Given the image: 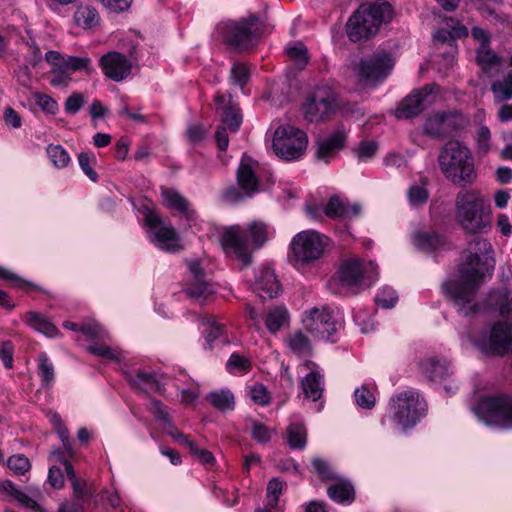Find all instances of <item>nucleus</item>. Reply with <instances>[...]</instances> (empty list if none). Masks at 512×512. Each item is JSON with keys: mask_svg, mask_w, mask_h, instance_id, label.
<instances>
[{"mask_svg": "<svg viewBox=\"0 0 512 512\" xmlns=\"http://www.w3.org/2000/svg\"><path fill=\"white\" fill-rule=\"evenodd\" d=\"M465 261L460 265L459 277L442 285L444 293L451 298L463 316H470L477 306L473 303L475 294L486 272L494 267V251L491 243L476 237L469 242L465 252Z\"/></svg>", "mask_w": 512, "mask_h": 512, "instance_id": "f257e3e1", "label": "nucleus"}, {"mask_svg": "<svg viewBox=\"0 0 512 512\" xmlns=\"http://www.w3.org/2000/svg\"><path fill=\"white\" fill-rule=\"evenodd\" d=\"M393 15V7L385 0L362 3L346 24L347 36L352 42L368 40L391 22Z\"/></svg>", "mask_w": 512, "mask_h": 512, "instance_id": "f03ea898", "label": "nucleus"}, {"mask_svg": "<svg viewBox=\"0 0 512 512\" xmlns=\"http://www.w3.org/2000/svg\"><path fill=\"white\" fill-rule=\"evenodd\" d=\"M268 239L267 225L251 222L246 228L233 225L223 230L220 238L226 253H232L244 266L251 264V251L262 247Z\"/></svg>", "mask_w": 512, "mask_h": 512, "instance_id": "7ed1b4c3", "label": "nucleus"}, {"mask_svg": "<svg viewBox=\"0 0 512 512\" xmlns=\"http://www.w3.org/2000/svg\"><path fill=\"white\" fill-rule=\"evenodd\" d=\"M438 164L445 178L455 185H471L476 180L471 151L459 141H448L441 148Z\"/></svg>", "mask_w": 512, "mask_h": 512, "instance_id": "20e7f679", "label": "nucleus"}, {"mask_svg": "<svg viewBox=\"0 0 512 512\" xmlns=\"http://www.w3.org/2000/svg\"><path fill=\"white\" fill-rule=\"evenodd\" d=\"M456 220L466 233L478 234L491 228V211L478 190L460 191L455 200Z\"/></svg>", "mask_w": 512, "mask_h": 512, "instance_id": "39448f33", "label": "nucleus"}, {"mask_svg": "<svg viewBox=\"0 0 512 512\" xmlns=\"http://www.w3.org/2000/svg\"><path fill=\"white\" fill-rule=\"evenodd\" d=\"M337 110H342L347 116L360 114V109L357 105H341L336 93L329 87H317L303 104L304 117L309 122L327 120Z\"/></svg>", "mask_w": 512, "mask_h": 512, "instance_id": "423d86ee", "label": "nucleus"}, {"mask_svg": "<svg viewBox=\"0 0 512 512\" xmlns=\"http://www.w3.org/2000/svg\"><path fill=\"white\" fill-rule=\"evenodd\" d=\"M307 134L292 125H281L275 129L272 139L274 153L282 160L300 159L307 148Z\"/></svg>", "mask_w": 512, "mask_h": 512, "instance_id": "0eeeda50", "label": "nucleus"}, {"mask_svg": "<svg viewBox=\"0 0 512 512\" xmlns=\"http://www.w3.org/2000/svg\"><path fill=\"white\" fill-rule=\"evenodd\" d=\"M263 33V24L255 15L241 19L238 22H228L224 25V42L239 51L253 47Z\"/></svg>", "mask_w": 512, "mask_h": 512, "instance_id": "6e6552de", "label": "nucleus"}, {"mask_svg": "<svg viewBox=\"0 0 512 512\" xmlns=\"http://www.w3.org/2000/svg\"><path fill=\"white\" fill-rule=\"evenodd\" d=\"M393 421L402 430L414 427L425 415L426 403L414 390L399 393L391 400Z\"/></svg>", "mask_w": 512, "mask_h": 512, "instance_id": "1a4fd4ad", "label": "nucleus"}, {"mask_svg": "<svg viewBox=\"0 0 512 512\" xmlns=\"http://www.w3.org/2000/svg\"><path fill=\"white\" fill-rule=\"evenodd\" d=\"M476 412L487 425L512 429V394H499L482 399Z\"/></svg>", "mask_w": 512, "mask_h": 512, "instance_id": "9d476101", "label": "nucleus"}, {"mask_svg": "<svg viewBox=\"0 0 512 512\" xmlns=\"http://www.w3.org/2000/svg\"><path fill=\"white\" fill-rule=\"evenodd\" d=\"M394 62L387 52H376L359 60L353 67L358 83L374 87L391 72Z\"/></svg>", "mask_w": 512, "mask_h": 512, "instance_id": "9b49d317", "label": "nucleus"}, {"mask_svg": "<svg viewBox=\"0 0 512 512\" xmlns=\"http://www.w3.org/2000/svg\"><path fill=\"white\" fill-rule=\"evenodd\" d=\"M328 244V238L314 230L299 232L291 242L294 262L307 264L319 259Z\"/></svg>", "mask_w": 512, "mask_h": 512, "instance_id": "f8f14e48", "label": "nucleus"}, {"mask_svg": "<svg viewBox=\"0 0 512 512\" xmlns=\"http://www.w3.org/2000/svg\"><path fill=\"white\" fill-rule=\"evenodd\" d=\"M377 265L372 261L364 262L353 258L342 263L339 269V279L341 284L348 289L359 287H369L377 279Z\"/></svg>", "mask_w": 512, "mask_h": 512, "instance_id": "ddd939ff", "label": "nucleus"}, {"mask_svg": "<svg viewBox=\"0 0 512 512\" xmlns=\"http://www.w3.org/2000/svg\"><path fill=\"white\" fill-rule=\"evenodd\" d=\"M340 320L337 309L323 306L311 309L304 319V325L314 337L334 341L333 336L341 327Z\"/></svg>", "mask_w": 512, "mask_h": 512, "instance_id": "4468645a", "label": "nucleus"}, {"mask_svg": "<svg viewBox=\"0 0 512 512\" xmlns=\"http://www.w3.org/2000/svg\"><path fill=\"white\" fill-rule=\"evenodd\" d=\"M145 222L149 227L152 243L159 249L168 253H177L183 250L176 230L170 224H166L157 214L152 212L146 214Z\"/></svg>", "mask_w": 512, "mask_h": 512, "instance_id": "2eb2a0df", "label": "nucleus"}, {"mask_svg": "<svg viewBox=\"0 0 512 512\" xmlns=\"http://www.w3.org/2000/svg\"><path fill=\"white\" fill-rule=\"evenodd\" d=\"M474 344L488 354L502 355L512 352V325L497 322L491 328L489 335H483L475 340Z\"/></svg>", "mask_w": 512, "mask_h": 512, "instance_id": "dca6fc26", "label": "nucleus"}, {"mask_svg": "<svg viewBox=\"0 0 512 512\" xmlns=\"http://www.w3.org/2000/svg\"><path fill=\"white\" fill-rule=\"evenodd\" d=\"M103 73L109 79L119 82L131 73L132 63L125 55L119 52H108L100 58Z\"/></svg>", "mask_w": 512, "mask_h": 512, "instance_id": "f3484780", "label": "nucleus"}, {"mask_svg": "<svg viewBox=\"0 0 512 512\" xmlns=\"http://www.w3.org/2000/svg\"><path fill=\"white\" fill-rule=\"evenodd\" d=\"M457 130V117L454 114L435 113L426 119L424 133L433 138L443 139Z\"/></svg>", "mask_w": 512, "mask_h": 512, "instance_id": "a211bd4d", "label": "nucleus"}, {"mask_svg": "<svg viewBox=\"0 0 512 512\" xmlns=\"http://www.w3.org/2000/svg\"><path fill=\"white\" fill-rule=\"evenodd\" d=\"M431 93L432 88L426 86L407 96L395 110V116L399 119H408L420 114L424 109L426 98Z\"/></svg>", "mask_w": 512, "mask_h": 512, "instance_id": "6ab92c4d", "label": "nucleus"}, {"mask_svg": "<svg viewBox=\"0 0 512 512\" xmlns=\"http://www.w3.org/2000/svg\"><path fill=\"white\" fill-rule=\"evenodd\" d=\"M361 213V206L358 203H350L334 195L329 198L324 208V214L331 219L351 220Z\"/></svg>", "mask_w": 512, "mask_h": 512, "instance_id": "aec40b11", "label": "nucleus"}, {"mask_svg": "<svg viewBox=\"0 0 512 512\" xmlns=\"http://www.w3.org/2000/svg\"><path fill=\"white\" fill-rule=\"evenodd\" d=\"M257 166L252 158L243 156L237 170V182L247 197L258 191L259 181L255 175Z\"/></svg>", "mask_w": 512, "mask_h": 512, "instance_id": "412c9836", "label": "nucleus"}, {"mask_svg": "<svg viewBox=\"0 0 512 512\" xmlns=\"http://www.w3.org/2000/svg\"><path fill=\"white\" fill-rule=\"evenodd\" d=\"M254 291L263 299L276 297L281 289L276 275L270 267H262L256 276Z\"/></svg>", "mask_w": 512, "mask_h": 512, "instance_id": "4be33fe9", "label": "nucleus"}, {"mask_svg": "<svg viewBox=\"0 0 512 512\" xmlns=\"http://www.w3.org/2000/svg\"><path fill=\"white\" fill-rule=\"evenodd\" d=\"M217 110H221L222 123L232 132H236L242 122L239 109L232 102L231 96L217 94L214 98Z\"/></svg>", "mask_w": 512, "mask_h": 512, "instance_id": "5701e85b", "label": "nucleus"}, {"mask_svg": "<svg viewBox=\"0 0 512 512\" xmlns=\"http://www.w3.org/2000/svg\"><path fill=\"white\" fill-rule=\"evenodd\" d=\"M188 268L192 275V283L187 287L186 293L190 298L203 303L209 294L208 284L205 281L204 272L199 260L188 262Z\"/></svg>", "mask_w": 512, "mask_h": 512, "instance_id": "b1692460", "label": "nucleus"}, {"mask_svg": "<svg viewBox=\"0 0 512 512\" xmlns=\"http://www.w3.org/2000/svg\"><path fill=\"white\" fill-rule=\"evenodd\" d=\"M475 53L476 63L483 74L488 77H493L499 72L503 60L491 46H478Z\"/></svg>", "mask_w": 512, "mask_h": 512, "instance_id": "393cba45", "label": "nucleus"}, {"mask_svg": "<svg viewBox=\"0 0 512 512\" xmlns=\"http://www.w3.org/2000/svg\"><path fill=\"white\" fill-rule=\"evenodd\" d=\"M346 132L339 128L326 139L318 141L316 156L318 159L328 160L344 146Z\"/></svg>", "mask_w": 512, "mask_h": 512, "instance_id": "a878e982", "label": "nucleus"}, {"mask_svg": "<svg viewBox=\"0 0 512 512\" xmlns=\"http://www.w3.org/2000/svg\"><path fill=\"white\" fill-rule=\"evenodd\" d=\"M419 366L421 372L431 381L442 382L451 373L448 362L436 357H429L421 361Z\"/></svg>", "mask_w": 512, "mask_h": 512, "instance_id": "bb28decb", "label": "nucleus"}, {"mask_svg": "<svg viewBox=\"0 0 512 512\" xmlns=\"http://www.w3.org/2000/svg\"><path fill=\"white\" fill-rule=\"evenodd\" d=\"M201 324L205 327V342L207 348H212L216 340H221L223 344L228 343L224 335V325L213 315L201 317Z\"/></svg>", "mask_w": 512, "mask_h": 512, "instance_id": "cd10ccee", "label": "nucleus"}, {"mask_svg": "<svg viewBox=\"0 0 512 512\" xmlns=\"http://www.w3.org/2000/svg\"><path fill=\"white\" fill-rule=\"evenodd\" d=\"M301 388L307 399L317 401L324 391V377L319 372L311 371L301 381Z\"/></svg>", "mask_w": 512, "mask_h": 512, "instance_id": "c85d7f7f", "label": "nucleus"}, {"mask_svg": "<svg viewBox=\"0 0 512 512\" xmlns=\"http://www.w3.org/2000/svg\"><path fill=\"white\" fill-rule=\"evenodd\" d=\"M161 195L165 205L171 209L177 210L188 218H192L195 211L190 209L189 202L176 190L163 188Z\"/></svg>", "mask_w": 512, "mask_h": 512, "instance_id": "c756f323", "label": "nucleus"}, {"mask_svg": "<svg viewBox=\"0 0 512 512\" xmlns=\"http://www.w3.org/2000/svg\"><path fill=\"white\" fill-rule=\"evenodd\" d=\"M74 21L83 29H92L99 25L100 16L97 9L90 4H80L75 13Z\"/></svg>", "mask_w": 512, "mask_h": 512, "instance_id": "7c9ffc66", "label": "nucleus"}, {"mask_svg": "<svg viewBox=\"0 0 512 512\" xmlns=\"http://www.w3.org/2000/svg\"><path fill=\"white\" fill-rule=\"evenodd\" d=\"M127 379L132 387L146 394L157 392L160 388L159 382L151 373L141 370L135 374H129Z\"/></svg>", "mask_w": 512, "mask_h": 512, "instance_id": "2f4dec72", "label": "nucleus"}, {"mask_svg": "<svg viewBox=\"0 0 512 512\" xmlns=\"http://www.w3.org/2000/svg\"><path fill=\"white\" fill-rule=\"evenodd\" d=\"M286 343L289 349L298 356H309L311 354V342L302 331H296L288 335Z\"/></svg>", "mask_w": 512, "mask_h": 512, "instance_id": "473e14b6", "label": "nucleus"}, {"mask_svg": "<svg viewBox=\"0 0 512 512\" xmlns=\"http://www.w3.org/2000/svg\"><path fill=\"white\" fill-rule=\"evenodd\" d=\"M26 323L34 330L43 333L48 337H54L57 335V328L48 321L45 317L37 312L30 311L26 314Z\"/></svg>", "mask_w": 512, "mask_h": 512, "instance_id": "72a5a7b5", "label": "nucleus"}, {"mask_svg": "<svg viewBox=\"0 0 512 512\" xmlns=\"http://www.w3.org/2000/svg\"><path fill=\"white\" fill-rule=\"evenodd\" d=\"M287 440L292 449H303L307 443V430L300 422H293L287 427Z\"/></svg>", "mask_w": 512, "mask_h": 512, "instance_id": "f704fd0d", "label": "nucleus"}, {"mask_svg": "<svg viewBox=\"0 0 512 512\" xmlns=\"http://www.w3.org/2000/svg\"><path fill=\"white\" fill-rule=\"evenodd\" d=\"M289 321V313L284 306L270 309L267 313L265 324L271 333H276Z\"/></svg>", "mask_w": 512, "mask_h": 512, "instance_id": "c9c22d12", "label": "nucleus"}, {"mask_svg": "<svg viewBox=\"0 0 512 512\" xmlns=\"http://www.w3.org/2000/svg\"><path fill=\"white\" fill-rule=\"evenodd\" d=\"M413 244L418 249L431 252L443 244L441 237L434 232H416L413 235Z\"/></svg>", "mask_w": 512, "mask_h": 512, "instance_id": "e433bc0d", "label": "nucleus"}, {"mask_svg": "<svg viewBox=\"0 0 512 512\" xmlns=\"http://www.w3.org/2000/svg\"><path fill=\"white\" fill-rule=\"evenodd\" d=\"M38 375L41 378L42 386L49 388L55 380V369L51 359L45 352H41L37 358Z\"/></svg>", "mask_w": 512, "mask_h": 512, "instance_id": "4c0bfd02", "label": "nucleus"}, {"mask_svg": "<svg viewBox=\"0 0 512 512\" xmlns=\"http://www.w3.org/2000/svg\"><path fill=\"white\" fill-rule=\"evenodd\" d=\"M490 89L495 103H503L512 98V81L507 74L503 79L493 81Z\"/></svg>", "mask_w": 512, "mask_h": 512, "instance_id": "58836bf2", "label": "nucleus"}, {"mask_svg": "<svg viewBox=\"0 0 512 512\" xmlns=\"http://www.w3.org/2000/svg\"><path fill=\"white\" fill-rule=\"evenodd\" d=\"M207 399L211 405L218 410L227 411L234 409V395L229 390L210 392L207 396Z\"/></svg>", "mask_w": 512, "mask_h": 512, "instance_id": "ea45409f", "label": "nucleus"}, {"mask_svg": "<svg viewBox=\"0 0 512 512\" xmlns=\"http://www.w3.org/2000/svg\"><path fill=\"white\" fill-rule=\"evenodd\" d=\"M328 495L339 503L352 502L354 500V488L346 482H338L329 486Z\"/></svg>", "mask_w": 512, "mask_h": 512, "instance_id": "a19ab883", "label": "nucleus"}, {"mask_svg": "<svg viewBox=\"0 0 512 512\" xmlns=\"http://www.w3.org/2000/svg\"><path fill=\"white\" fill-rule=\"evenodd\" d=\"M71 486L73 499L79 500L83 503H85L86 500L91 499L96 492L95 485L87 480H75L71 483Z\"/></svg>", "mask_w": 512, "mask_h": 512, "instance_id": "79ce46f5", "label": "nucleus"}, {"mask_svg": "<svg viewBox=\"0 0 512 512\" xmlns=\"http://www.w3.org/2000/svg\"><path fill=\"white\" fill-rule=\"evenodd\" d=\"M286 53L288 57L294 61L296 66L300 69L304 68L309 61L307 48L301 42L288 45L286 47Z\"/></svg>", "mask_w": 512, "mask_h": 512, "instance_id": "37998d69", "label": "nucleus"}, {"mask_svg": "<svg viewBox=\"0 0 512 512\" xmlns=\"http://www.w3.org/2000/svg\"><path fill=\"white\" fill-rule=\"evenodd\" d=\"M48 157L57 168H65L70 163L68 152L61 145L50 144L46 148Z\"/></svg>", "mask_w": 512, "mask_h": 512, "instance_id": "c03bdc74", "label": "nucleus"}, {"mask_svg": "<svg viewBox=\"0 0 512 512\" xmlns=\"http://www.w3.org/2000/svg\"><path fill=\"white\" fill-rule=\"evenodd\" d=\"M0 279H3L9 282L12 286L23 290H28L29 288H34L39 291L42 290L40 287H37L35 284L22 279L13 271L6 269L2 266H0Z\"/></svg>", "mask_w": 512, "mask_h": 512, "instance_id": "a18cd8bd", "label": "nucleus"}, {"mask_svg": "<svg viewBox=\"0 0 512 512\" xmlns=\"http://www.w3.org/2000/svg\"><path fill=\"white\" fill-rule=\"evenodd\" d=\"M284 486L285 483L280 481L278 478H273L268 482L266 504L268 508L276 509L278 507V499L283 492Z\"/></svg>", "mask_w": 512, "mask_h": 512, "instance_id": "49530a36", "label": "nucleus"}, {"mask_svg": "<svg viewBox=\"0 0 512 512\" xmlns=\"http://www.w3.org/2000/svg\"><path fill=\"white\" fill-rule=\"evenodd\" d=\"M78 163L84 174L93 182L98 181V174L93 169L96 163V157L90 152H81L78 155Z\"/></svg>", "mask_w": 512, "mask_h": 512, "instance_id": "de8ad7c7", "label": "nucleus"}, {"mask_svg": "<svg viewBox=\"0 0 512 512\" xmlns=\"http://www.w3.org/2000/svg\"><path fill=\"white\" fill-rule=\"evenodd\" d=\"M91 68V59L87 56H65L63 69L68 71H89Z\"/></svg>", "mask_w": 512, "mask_h": 512, "instance_id": "09e8293b", "label": "nucleus"}, {"mask_svg": "<svg viewBox=\"0 0 512 512\" xmlns=\"http://www.w3.org/2000/svg\"><path fill=\"white\" fill-rule=\"evenodd\" d=\"M7 465L16 475H24L31 468L29 459L23 454H16L11 456Z\"/></svg>", "mask_w": 512, "mask_h": 512, "instance_id": "8fccbe9b", "label": "nucleus"}, {"mask_svg": "<svg viewBox=\"0 0 512 512\" xmlns=\"http://www.w3.org/2000/svg\"><path fill=\"white\" fill-rule=\"evenodd\" d=\"M354 397L357 405L361 408L372 409L375 405V396L366 386L357 388Z\"/></svg>", "mask_w": 512, "mask_h": 512, "instance_id": "3c124183", "label": "nucleus"}, {"mask_svg": "<svg viewBox=\"0 0 512 512\" xmlns=\"http://www.w3.org/2000/svg\"><path fill=\"white\" fill-rule=\"evenodd\" d=\"M429 192L424 185H412L408 190V199L411 205L420 206L427 202Z\"/></svg>", "mask_w": 512, "mask_h": 512, "instance_id": "603ef678", "label": "nucleus"}, {"mask_svg": "<svg viewBox=\"0 0 512 512\" xmlns=\"http://www.w3.org/2000/svg\"><path fill=\"white\" fill-rule=\"evenodd\" d=\"M491 133L487 126L481 125L476 131V143L478 153L486 155L490 150Z\"/></svg>", "mask_w": 512, "mask_h": 512, "instance_id": "864d4df0", "label": "nucleus"}, {"mask_svg": "<svg viewBox=\"0 0 512 512\" xmlns=\"http://www.w3.org/2000/svg\"><path fill=\"white\" fill-rule=\"evenodd\" d=\"M149 411L160 421L164 426L173 428L170 416L166 411L164 405L156 399H153L149 405Z\"/></svg>", "mask_w": 512, "mask_h": 512, "instance_id": "5fc2aeb1", "label": "nucleus"}, {"mask_svg": "<svg viewBox=\"0 0 512 512\" xmlns=\"http://www.w3.org/2000/svg\"><path fill=\"white\" fill-rule=\"evenodd\" d=\"M149 411L160 421L164 426L173 428L170 416L166 411L164 405L156 399H153L149 405Z\"/></svg>", "mask_w": 512, "mask_h": 512, "instance_id": "6e6d98bb", "label": "nucleus"}, {"mask_svg": "<svg viewBox=\"0 0 512 512\" xmlns=\"http://www.w3.org/2000/svg\"><path fill=\"white\" fill-rule=\"evenodd\" d=\"M397 300V294L391 288H383L378 292L375 298L376 303L385 309L394 307Z\"/></svg>", "mask_w": 512, "mask_h": 512, "instance_id": "4d7b16f0", "label": "nucleus"}, {"mask_svg": "<svg viewBox=\"0 0 512 512\" xmlns=\"http://www.w3.org/2000/svg\"><path fill=\"white\" fill-rule=\"evenodd\" d=\"M250 367L251 363L249 359L237 353H233L227 362V368L233 373L246 372Z\"/></svg>", "mask_w": 512, "mask_h": 512, "instance_id": "13d9d810", "label": "nucleus"}, {"mask_svg": "<svg viewBox=\"0 0 512 512\" xmlns=\"http://www.w3.org/2000/svg\"><path fill=\"white\" fill-rule=\"evenodd\" d=\"M79 332L87 336L89 339L104 338L105 336L103 327L95 321H87L80 325Z\"/></svg>", "mask_w": 512, "mask_h": 512, "instance_id": "bf43d9fd", "label": "nucleus"}, {"mask_svg": "<svg viewBox=\"0 0 512 512\" xmlns=\"http://www.w3.org/2000/svg\"><path fill=\"white\" fill-rule=\"evenodd\" d=\"M231 79L235 85L243 87L249 79V70L245 64L236 63L231 69Z\"/></svg>", "mask_w": 512, "mask_h": 512, "instance_id": "052dcab7", "label": "nucleus"}, {"mask_svg": "<svg viewBox=\"0 0 512 512\" xmlns=\"http://www.w3.org/2000/svg\"><path fill=\"white\" fill-rule=\"evenodd\" d=\"M34 99L37 105L49 114H55L58 110L57 102L50 96L39 92L34 93Z\"/></svg>", "mask_w": 512, "mask_h": 512, "instance_id": "680f3d73", "label": "nucleus"}, {"mask_svg": "<svg viewBox=\"0 0 512 512\" xmlns=\"http://www.w3.org/2000/svg\"><path fill=\"white\" fill-rule=\"evenodd\" d=\"M249 396L252 401L259 405H266L270 401L267 389L261 384H255L249 390Z\"/></svg>", "mask_w": 512, "mask_h": 512, "instance_id": "e2e57ef3", "label": "nucleus"}, {"mask_svg": "<svg viewBox=\"0 0 512 512\" xmlns=\"http://www.w3.org/2000/svg\"><path fill=\"white\" fill-rule=\"evenodd\" d=\"M468 35V30L465 26L458 24L457 27H454L451 32H446L444 30H439L434 34V38L438 41L444 43L449 38H461Z\"/></svg>", "mask_w": 512, "mask_h": 512, "instance_id": "0e129e2a", "label": "nucleus"}, {"mask_svg": "<svg viewBox=\"0 0 512 512\" xmlns=\"http://www.w3.org/2000/svg\"><path fill=\"white\" fill-rule=\"evenodd\" d=\"M378 150V144L375 141L361 142L356 150L357 157L360 160H367L372 158Z\"/></svg>", "mask_w": 512, "mask_h": 512, "instance_id": "69168bd1", "label": "nucleus"}, {"mask_svg": "<svg viewBox=\"0 0 512 512\" xmlns=\"http://www.w3.org/2000/svg\"><path fill=\"white\" fill-rule=\"evenodd\" d=\"M87 350L98 357H102L108 360H118V353L109 346L106 345H90Z\"/></svg>", "mask_w": 512, "mask_h": 512, "instance_id": "338daca9", "label": "nucleus"}, {"mask_svg": "<svg viewBox=\"0 0 512 512\" xmlns=\"http://www.w3.org/2000/svg\"><path fill=\"white\" fill-rule=\"evenodd\" d=\"M13 354L14 345L11 341H4L0 343V359L7 369L13 368Z\"/></svg>", "mask_w": 512, "mask_h": 512, "instance_id": "774afa93", "label": "nucleus"}]
</instances>
